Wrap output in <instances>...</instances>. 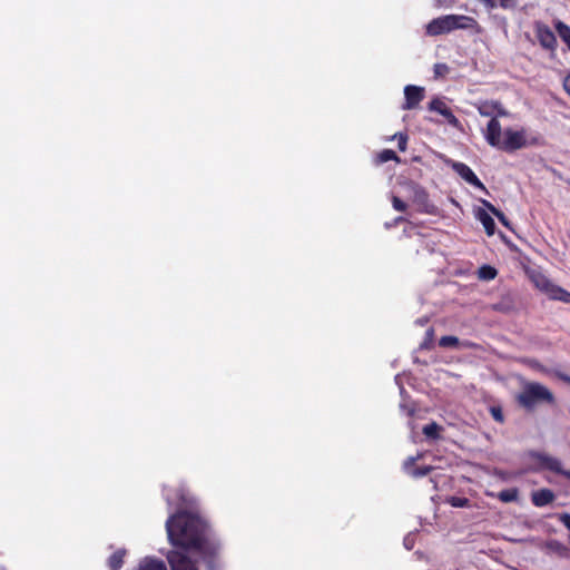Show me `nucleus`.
<instances>
[{
	"label": "nucleus",
	"mask_w": 570,
	"mask_h": 570,
	"mask_svg": "<svg viewBox=\"0 0 570 570\" xmlns=\"http://www.w3.org/2000/svg\"><path fill=\"white\" fill-rule=\"evenodd\" d=\"M501 124L497 119V117H492L488 122L487 130L484 132V138L487 142L494 148L501 146Z\"/></svg>",
	"instance_id": "nucleus-12"
},
{
	"label": "nucleus",
	"mask_w": 570,
	"mask_h": 570,
	"mask_svg": "<svg viewBox=\"0 0 570 570\" xmlns=\"http://www.w3.org/2000/svg\"><path fill=\"white\" fill-rule=\"evenodd\" d=\"M534 33L538 42L543 49L551 52L556 51L558 47L557 37L549 26L544 24L543 22H535Z\"/></svg>",
	"instance_id": "nucleus-7"
},
{
	"label": "nucleus",
	"mask_w": 570,
	"mask_h": 570,
	"mask_svg": "<svg viewBox=\"0 0 570 570\" xmlns=\"http://www.w3.org/2000/svg\"><path fill=\"white\" fill-rule=\"evenodd\" d=\"M422 431L426 438L435 440L440 436L441 428L435 422H432L424 425Z\"/></svg>",
	"instance_id": "nucleus-23"
},
{
	"label": "nucleus",
	"mask_w": 570,
	"mask_h": 570,
	"mask_svg": "<svg viewBox=\"0 0 570 570\" xmlns=\"http://www.w3.org/2000/svg\"><path fill=\"white\" fill-rule=\"evenodd\" d=\"M559 377H560L562 381L570 383V376H569V375H566V374H559Z\"/></svg>",
	"instance_id": "nucleus-38"
},
{
	"label": "nucleus",
	"mask_w": 570,
	"mask_h": 570,
	"mask_svg": "<svg viewBox=\"0 0 570 570\" xmlns=\"http://www.w3.org/2000/svg\"><path fill=\"white\" fill-rule=\"evenodd\" d=\"M479 112L481 116H492L494 114V109L491 107V102H485L483 105H481L479 108H478Z\"/></svg>",
	"instance_id": "nucleus-32"
},
{
	"label": "nucleus",
	"mask_w": 570,
	"mask_h": 570,
	"mask_svg": "<svg viewBox=\"0 0 570 570\" xmlns=\"http://www.w3.org/2000/svg\"><path fill=\"white\" fill-rule=\"evenodd\" d=\"M446 503L454 508H468L470 507V500L465 497H449Z\"/></svg>",
	"instance_id": "nucleus-24"
},
{
	"label": "nucleus",
	"mask_w": 570,
	"mask_h": 570,
	"mask_svg": "<svg viewBox=\"0 0 570 570\" xmlns=\"http://www.w3.org/2000/svg\"><path fill=\"white\" fill-rule=\"evenodd\" d=\"M568 475H569V480H570V473Z\"/></svg>",
	"instance_id": "nucleus-40"
},
{
	"label": "nucleus",
	"mask_w": 570,
	"mask_h": 570,
	"mask_svg": "<svg viewBox=\"0 0 570 570\" xmlns=\"http://www.w3.org/2000/svg\"><path fill=\"white\" fill-rule=\"evenodd\" d=\"M193 550H185L183 548H174L166 554L167 562L170 570H199L197 561L193 560L189 556Z\"/></svg>",
	"instance_id": "nucleus-4"
},
{
	"label": "nucleus",
	"mask_w": 570,
	"mask_h": 570,
	"mask_svg": "<svg viewBox=\"0 0 570 570\" xmlns=\"http://www.w3.org/2000/svg\"><path fill=\"white\" fill-rule=\"evenodd\" d=\"M392 206L395 210L397 212H405L406 208H407V205L405 202H403L401 198H399L397 196H393L392 197Z\"/></svg>",
	"instance_id": "nucleus-30"
},
{
	"label": "nucleus",
	"mask_w": 570,
	"mask_h": 570,
	"mask_svg": "<svg viewBox=\"0 0 570 570\" xmlns=\"http://www.w3.org/2000/svg\"><path fill=\"white\" fill-rule=\"evenodd\" d=\"M527 145L524 131H514L510 128L504 130V139L501 140V146L498 149L513 153L518 149L523 148Z\"/></svg>",
	"instance_id": "nucleus-6"
},
{
	"label": "nucleus",
	"mask_w": 570,
	"mask_h": 570,
	"mask_svg": "<svg viewBox=\"0 0 570 570\" xmlns=\"http://www.w3.org/2000/svg\"><path fill=\"white\" fill-rule=\"evenodd\" d=\"M472 19L466 16H455L449 14L435 18L431 20L426 26V35L429 36H440L444 33H449L456 29L466 28L468 24L465 21H471Z\"/></svg>",
	"instance_id": "nucleus-3"
},
{
	"label": "nucleus",
	"mask_w": 570,
	"mask_h": 570,
	"mask_svg": "<svg viewBox=\"0 0 570 570\" xmlns=\"http://www.w3.org/2000/svg\"><path fill=\"white\" fill-rule=\"evenodd\" d=\"M481 204L483 205V207L489 210L491 214H493L495 216V213H499L500 209H498L492 203H490L489 200H485V199H481L480 200Z\"/></svg>",
	"instance_id": "nucleus-34"
},
{
	"label": "nucleus",
	"mask_w": 570,
	"mask_h": 570,
	"mask_svg": "<svg viewBox=\"0 0 570 570\" xmlns=\"http://www.w3.org/2000/svg\"><path fill=\"white\" fill-rule=\"evenodd\" d=\"M429 110L438 112L442 115L449 125H451L454 128H460L461 122L458 119V117L453 114L451 108L441 99V98H433L429 102Z\"/></svg>",
	"instance_id": "nucleus-9"
},
{
	"label": "nucleus",
	"mask_w": 570,
	"mask_h": 570,
	"mask_svg": "<svg viewBox=\"0 0 570 570\" xmlns=\"http://www.w3.org/2000/svg\"><path fill=\"white\" fill-rule=\"evenodd\" d=\"M433 70H434V76L436 78H439V77H445L450 71V68L446 63H435L433 67Z\"/></svg>",
	"instance_id": "nucleus-28"
},
{
	"label": "nucleus",
	"mask_w": 570,
	"mask_h": 570,
	"mask_svg": "<svg viewBox=\"0 0 570 570\" xmlns=\"http://www.w3.org/2000/svg\"><path fill=\"white\" fill-rule=\"evenodd\" d=\"M136 570H167V566L155 557H146L140 560Z\"/></svg>",
	"instance_id": "nucleus-16"
},
{
	"label": "nucleus",
	"mask_w": 570,
	"mask_h": 570,
	"mask_svg": "<svg viewBox=\"0 0 570 570\" xmlns=\"http://www.w3.org/2000/svg\"><path fill=\"white\" fill-rule=\"evenodd\" d=\"M491 107L494 109V117H507L509 112L507 109L498 101L491 102Z\"/></svg>",
	"instance_id": "nucleus-29"
},
{
	"label": "nucleus",
	"mask_w": 570,
	"mask_h": 570,
	"mask_svg": "<svg viewBox=\"0 0 570 570\" xmlns=\"http://www.w3.org/2000/svg\"><path fill=\"white\" fill-rule=\"evenodd\" d=\"M495 497L504 503L514 502L519 499V490L517 488L500 491Z\"/></svg>",
	"instance_id": "nucleus-21"
},
{
	"label": "nucleus",
	"mask_w": 570,
	"mask_h": 570,
	"mask_svg": "<svg viewBox=\"0 0 570 570\" xmlns=\"http://www.w3.org/2000/svg\"><path fill=\"white\" fill-rule=\"evenodd\" d=\"M563 88L566 92L570 96V73L563 80Z\"/></svg>",
	"instance_id": "nucleus-37"
},
{
	"label": "nucleus",
	"mask_w": 570,
	"mask_h": 570,
	"mask_svg": "<svg viewBox=\"0 0 570 570\" xmlns=\"http://www.w3.org/2000/svg\"><path fill=\"white\" fill-rule=\"evenodd\" d=\"M553 26L561 40L567 45L568 49L570 50V26H568L561 20H556L553 22Z\"/></svg>",
	"instance_id": "nucleus-19"
},
{
	"label": "nucleus",
	"mask_w": 570,
	"mask_h": 570,
	"mask_svg": "<svg viewBox=\"0 0 570 570\" xmlns=\"http://www.w3.org/2000/svg\"><path fill=\"white\" fill-rule=\"evenodd\" d=\"M476 218L483 225L485 233L492 236L495 232V223L489 213L485 209H479Z\"/></svg>",
	"instance_id": "nucleus-17"
},
{
	"label": "nucleus",
	"mask_w": 570,
	"mask_h": 570,
	"mask_svg": "<svg viewBox=\"0 0 570 570\" xmlns=\"http://www.w3.org/2000/svg\"><path fill=\"white\" fill-rule=\"evenodd\" d=\"M481 204L483 205V207L489 210L491 214H493L495 216V213H499L500 209H498L492 203H490L489 200H485V199H481L480 200Z\"/></svg>",
	"instance_id": "nucleus-33"
},
{
	"label": "nucleus",
	"mask_w": 570,
	"mask_h": 570,
	"mask_svg": "<svg viewBox=\"0 0 570 570\" xmlns=\"http://www.w3.org/2000/svg\"><path fill=\"white\" fill-rule=\"evenodd\" d=\"M421 458L422 455L417 454L416 456H410L404 461L403 469L409 475L413 478H422L433 470V466L431 465L416 466L415 462Z\"/></svg>",
	"instance_id": "nucleus-13"
},
{
	"label": "nucleus",
	"mask_w": 570,
	"mask_h": 570,
	"mask_svg": "<svg viewBox=\"0 0 570 570\" xmlns=\"http://www.w3.org/2000/svg\"><path fill=\"white\" fill-rule=\"evenodd\" d=\"M542 292H544L550 299L560 301L570 304V292L551 283L549 279H543L542 283L537 284Z\"/></svg>",
	"instance_id": "nucleus-10"
},
{
	"label": "nucleus",
	"mask_w": 570,
	"mask_h": 570,
	"mask_svg": "<svg viewBox=\"0 0 570 570\" xmlns=\"http://www.w3.org/2000/svg\"><path fill=\"white\" fill-rule=\"evenodd\" d=\"M126 549H118L108 558V567L110 570H120L125 563Z\"/></svg>",
	"instance_id": "nucleus-18"
},
{
	"label": "nucleus",
	"mask_w": 570,
	"mask_h": 570,
	"mask_svg": "<svg viewBox=\"0 0 570 570\" xmlns=\"http://www.w3.org/2000/svg\"><path fill=\"white\" fill-rule=\"evenodd\" d=\"M414 204L417 205L420 212L431 214L433 205L430 204L429 195L423 188H416L414 191Z\"/></svg>",
	"instance_id": "nucleus-15"
},
{
	"label": "nucleus",
	"mask_w": 570,
	"mask_h": 570,
	"mask_svg": "<svg viewBox=\"0 0 570 570\" xmlns=\"http://www.w3.org/2000/svg\"><path fill=\"white\" fill-rule=\"evenodd\" d=\"M515 400L517 403L527 411H533L542 403L549 405L556 404L553 393L547 386L538 382L525 383Z\"/></svg>",
	"instance_id": "nucleus-2"
},
{
	"label": "nucleus",
	"mask_w": 570,
	"mask_h": 570,
	"mask_svg": "<svg viewBox=\"0 0 570 570\" xmlns=\"http://www.w3.org/2000/svg\"><path fill=\"white\" fill-rule=\"evenodd\" d=\"M554 499L556 495L553 491L547 488L533 491L531 493V502L533 505L538 508L551 504L554 501Z\"/></svg>",
	"instance_id": "nucleus-14"
},
{
	"label": "nucleus",
	"mask_w": 570,
	"mask_h": 570,
	"mask_svg": "<svg viewBox=\"0 0 570 570\" xmlns=\"http://www.w3.org/2000/svg\"><path fill=\"white\" fill-rule=\"evenodd\" d=\"M530 456L539 464L540 469L560 474L569 480L570 470H564L559 459L541 452H531Z\"/></svg>",
	"instance_id": "nucleus-5"
},
{
	"label": "nucleus",
	"mask_w": 570,
	"mask_h": 570,
	"mask_svg": "<svg viewBox=\"0 0 570 570\" xmlns=\"http://www.w3.org/2000/svg\"><path fill=\"white\" fill-rule=\"evenodd\" d=\"M559 520L562 522V524L570 531V514L569 513H562L559 517Z\"/></svg>",
	"instance_id": "nucleus-35"
},
{
	"label": "nucleus",
	"mask_w": 570,
	"mask_h": 570,
	"mask_svg": "<svg viewBox=\"0 0 570 570\" xmlns=\"http://www.w3.org/2000/svg\"><path fill=\"white\" fill-rule=\"evenodd\" d=\"M495 217L499 219V222L504 225L505 227H510L509 220L505 217V215L500 210L499 213H495Z\"/></svg>",
	"instance_id": "nucleus-36"
},
{
	"label": "nucleus",
	"mask_w": 570,
	"mask_h": 570,
	"mask_svg": "<svg viewBox=\"0 0 570 570\" xmlns=\"http://www.w3.org/2000/svg\"><path fill=\"white\" fill-rule=\"evenodd\" d=\"M459 338L456 336H452V335H445V336H442L439 341V345L441 347H452V348H455L459 346Z\"/></svg>",
	"instance_id": "nucleus-25"
},
{
	"label": "nucleus",
	"mask_w": 570,
	"mask_h": 570,
	"mask_svg": "<svg viewBox=\"0 0 570 570\" xmlns=\"http://www.w3.org/2000/svg\"><path fill=\"white\" fill-rule=\"evenodd\" d=\"M498 271L491 265H482L478 269V277L482 281H492L497 277Z\"/></svg>",
	"instance_id": "nucleus-22"
},
{
	"label": "nucleus",
	"mask_w": 570,
	"mask_h": 570,
	"mask_svg": "<svg viewBox=\"0 0 570 570\" xmlns=\"http://www.w3.org/2000/svg\"><path fill=\"white\" fill-rule=\"evenodd\" d=\"M404 97H405V101L402 106V109L403 110L415 109L424 98V88L414 86V85H407L404 88Z\"/></svg>",
	"instance_id": "nucleus-11"
},
{
	"label": "nucleus",
	"mask_w": 570,
	"mask_h": 570,
	"mask_svg": "<svg viewBox=\"0 0 570 570\" xmlns=\"http://www.w3.org/2000/svg\"><path fill=\"white\" fill-rule=\"evenodd\" d=\"M490 414L493 417V420L498 423H504V415L502 407L499 405L490 406Z\"/></svg>",
	"instance_id": "nucleus-27"
},
{
	"label": "nucleus",
	"mask_w": 570,
	"mask_h": 570,
	"mask_svg": "<svg viewBox=\"0 0 570 570\" xmlns=\"http://www.w3.org/2000/svg\"><path fill=\"white\" fill-rule=\"evenodd\" d=\"M404 220H405V219H404L403 217H401V216H400V217L395 218V224L402 223V222H404Z\"/></svg>",
	"instance_id": "nucleus-39"
},
{
	"label": "nucleus",
	"mask_w": 570,
	"mask_h": 570,
	"mask_svg": "<svg viewBox=\"0 0 570 570\" xmlns=\"http://www.w3.org/2000/svg\"><path fill=\"white\" fill-rule=\"evenodd\" d=\"M166 531L174 548L193 550L207 570L222 568V542L210 524L199 514L178 511L167 519Z\"/></svg>",
	"instance_id": "nucleus-1"
},
{
	"label": "nucleus",
	"mask_w": 570,
	"mask_h": 570,
	"mask_svg": "<svg viewBox=\"0 0 570 570\" xmlns=\"http://www.w3.org/2000/svg\"><path fill=\"white\" fill-rule=\"evenodd\" d=\"M489 9L500 7L502 9H513L517 6L515 0H479Z\"/></svg>",
	"instance_id": "nucleus-20"
},
{
	"label": "nucleus",
	"mask_w": 570,
	"mask_h": 570,
	"mask_svg": "<svg viewBox=\"0 0 570 570\" xmlns=\"http://www.w3.org/2000/svg\"><path fill=\"white\" fill-rule=\"evenodd\" d=\"M397 139V148L401 151H405L407 147V136L405 134H396L394 136Z\"/></svg>",
	"instance_id": "nucleus-31"
},
{
	"label": "nucleus",
	"mask_w": 570,
	"mask_h": 570,
	"mask_svg": "<svg viewBox=\"0 0 570 570\" xmlns=\"http://www.w3.org/2000/svg\"><path fill=\"white\" fill-rule=\"evenodd\" d=\"M451 168L468 184L471 186L488 193L484 184L478 178L474 171L464 163L461 161H451Z\"/></svg>",
	"instance_id": "nucleus-8"
},
{
	"label": "nucleus",
	"mask_w": 570,
	"mask_h": 570,
	"mask_svg": "<svg viewBox=\"0 0 570 570\" xmlns=\"http://www.w3.org/2000/svg\"><path fill=\"white\" fill-rule=\"evenodd\" d=\"M380 163H387L390 160H399L396 153L392 149H384L379 154Z\"/></svg>",
	"instance_id": "nucleus-26"
}]
</instances>
